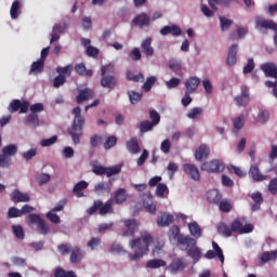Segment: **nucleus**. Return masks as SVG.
Listing matches in <instances>:
<instances>
[{"instance_id":"27","label":"nucleus","mask_w":277,"mask_h":277,"mask_svg":"<svg viewBox=\"0 0 277 277\" xmlns=\"http://www.w3.org/2000/svg\"><path fill=\"white\" fill-rule=\"evenodd\" d=\"M174 222V216L172 214L162 213L157 219L158 226H170Z\"/></svg>"},{"instance_id":"29","label":"nucleus","mask_w":277,"mask_h":277,"mask_svg":"<svg viewBox=\"0 0 277 277\" xmlns=\"http://www.w3.org/2000/svg\"><path fill=\"white\" fill-rule=\"evenodd\" d=\"M126 146L131 155H137V153H140V144L137 143V138H131L126 143Z\"/></svg>"},{"instance_id":"51","label":"nucleus","mask_w":277,"mask_h":277,"mask_svg":"<svg viewBox=\"0 0 277 277\" xmlns=\"http://www.w3.org/2000/svg\"><path fill=\"white\" fill-rule=\"evenodd\" d=\"M233 122H234V128L243 129L246 117L243 115H239L238 117L234 118Z\"/></svg>"},{"instance_id":"40","label":"nucleus","mask_w":277,"mask_h":277,"mask_svg":"<svg viewBox=\"0 0 277 277\" xmlns=\"http://www.w3.org/2000/svg\"><path fill=\"white\" fill-rule=\"evenodd\" d=\"M156 194L160 198H166L168 196V194H170V190L168 189V185L161 184V183L158 184V186L156 188Z\"/></svg>"},{"instance_id":"49","label":"nucleus","mask_w":277,"mask_h":277,"mask_svg":"<svg viewBox=\"0 0 277 277\" xmlns=\"http://www.w3.org/2000/svg\"><path fill=\"white\" fill-rule=\"evenodd\" d=\"M220 23H221L222 31H228V29H230V25H233V21H230L224 16L220 17Z\"/></svg>"},{"instance_id":"24","label":"nucleus","mask_w":277,"mask_h":277,"mask_svg":"<svg viewBox=\"0 0 277 277\" xmlns=\"http://www.w3.org/2000/svg\"><path fill=\"white\" fill-rule=\"evenodd\" d=\"M91 98H94V91H92V89H84L79 92L76 101L81 104L84 103V101H90Z\"/></svg>"},{"instance_id":"13","label":"nucleus","mask_w":277,"mask_h":277,"mask_svg":"<svg viewBox=\"0 0 277 277\" xmlns=\"http://www.w3.org/2000/svg\"><path fill=\"white\" fill-rule=\"evenodd\" d=\"M266 77L277 79V65L275 63H264L260 66Z\"/></svg>"},{"instance_id":"57","label":"nucleus","mask_w":277,"mask_h":277,"mask_svg":"<svg viewBox=\"0 0 277 277\" xmlns=\"http://www.w3.org/2000/svg\"><path fill=\"white\" fill-rule=\"evenodd\" d=\"M130 58L133 60L134 62H140V60H142V52H140V48H134L130 52Z\"/></svg>"},{"instance_id":"35","label":"nucleus","mask_w":277,"mask_h":277,"mask_svg":"<svg viewBox=\"0 0 277 277\" xmlns=\"http://www.w3.org/2000/svg\"><path fill=\"white\" fill-rule=\"evenodd\" d=\"M167 263L163 260H149L146 263V267L149 269H159V267H166Z\"/></svg>"},{"instance_id":"7","label":"nucleus","mask_w":277,"mask_h":277,"mask_svg":"<svg viewBox=\"0 0 277 277\" xmlns=\"http://www.w3.org/2000/svg\"><path fill=\"white\" fill-rule=\"evenodd\" d=\"M203 172H222L224 170V163L220 160L207 161L201 164Z\"/></svg>"},{"instance_id":"6","label":"nucleus","mask_w":277,"mask_h":277,"mask_svg":"<svg viewBox=\"0 0 277 277\" xmlns=\"http://www.w3.org/2000/svg\"><path fill=\"white\" fill-rule=\"evenodd\" d=\"M255 27L260 31H265V29H272L273 31H277V24L272 19H265V17H256Z\"/></svg>"},{"instance_id":"1","label":"nucleus","mask_w":277,"mask_h":277,"mask_svg":"<svg viewBox=\"0 0 277 277\" xmlns=\"http://www.w3.org/2000/svg\"><path fill=\"white\" fill-rule=\"evenodd\" d=\"M150 243H153V235L147 230H142L140 238L130 241V248L134 250V254H130V261H140L144 254H148Z\"/></svg>"},{"instance_id":"14","label":"nucleus","mask_w":277,"mask_h":277,"mask_svg":"<svg viewBox=\"0 0 277 277\" xmlns=\"http://www.w3.org/2000/svg\"><path fill=\"white\" fill-rule=\"evenodd\" d=\"M133 25L136 27H150V16L146 13H141L134 17L132 21Z\"/></svg>"},{"instance_id":"38","label":"nucleus","mask_w":277,"mask_h":277,"mask_svg":"<svg viewBox=\"0 0 277 277\" xmlns=\"http://www.w3.org/2000/svg\"><path fill=\"white\" fill-rule=\"evenodd\" d=\"M44 70V61H37L31 64L30 72H34V75H38Z\"/></svg>"},{"instance_id":"31","label":"nucleus","mask_w":277,"mask_h":277,"mask_svg":"<svg viewBox=\"0 0 277 277\" xmlns=\"http://www.w3.org/2000/svg\"><path fill=\"white\" fill-rule=\"evenodd\" d=\"M102 88H116V78L113 76H104L101 80Z\"/></svg>"},{"instance_id":"63","label":"nucleus","mask_w":277,"mask_h":277,"mask_svg":"<svg viewBox=\"0 0 277 277\" xmlns=\"http://www.w3.org/2000/svg\"><path fill=\"white\" fill-rule=\"evenodd\" d=\"M87 246L90 250H96L101 246V238H92Z\"/></svg>"},{"instance_id":"39","label":"nucleus","mask_w":277,"mask_h":277,"mask_svg":"<svg viewBox=\"0 0 277 277\" xmlns=\"http://www.w3.org/2000/svg\"><path fill=\"white\" fill-rule=\"evenodd\" d=\"M127 200V190H124L123 188H119L116 193H115V201L117 205H122V202H124Z\"/></svg>"},{"instance_id":"17","label":"nucleus","mask_w":277,"mask_h":277,"mask_svg":"<svg viewBox=\"0 0 277 277\" xmlns=\"http://www.w3.org/2000/svg\"><path fill=\"white\" fill-rule=\"evenodd\" d=\"M239 51V45L238 44H233L228 49L227 53V65L228 66H235L237 64V52Z\"/></svg>"},{"instance_id":"34","label":"nucleus","mask_w":277,"mask_h":277,"mask_svg":"<svg viewBox=\"0 0 277 277\" xmlns=\"http://www.w3.org/2000/svg\"><path fill=\"white\" fill-rule=\"evenodd\" d=\"M216 228L217 233H220V235H223V237H230L233 235L232 228L228 227V225H226L225 223H219Z\"/></svg>"},{"instance_id":"18","label":"nucleus","mask_w":277,"mask_h":277,"mask_svg":"<svg viewBox=\"0 0 277 277\" xmlns=\"http://www.w3.org/2000/svg\"><path fill=\"white\" fill-rule=\"evenodd\" d=\"M211 153V148H209L207 145L201 144L195 151V159L196 161H202L203 159H207Z\"/></svg>"},{"instance_id":"45","label":"nucleus","mask_w":277,"mask_h":277,"mask_svg":"<svg viewBox=\"0 0 277 277\" xmlns=\"http://www.w3.org/2000/svg\"><path fill=\"white\" fill-rule=\"evenodd\" d=\"M156 81H157V77H155V76L148 77L146 79L145 83L143 84V90L145 92H150V90H151L153 85H155Z\"/></svg>"},{"instance_id":"41","label":"nucleus","mask_w":277,"mask_h":277,"mask_svg":"<svg viewBox=\"0 0 277 277\" xmlns=\"http://www.w3.org/2000/svg\"><path fill=\"white\" fill-rule=\"evenodd\" d=\"M202 108L200 107H194L192 108L188 113H187V118H189V120H196V118H198L199 116H202Z\"/></svg>"},{"instance_id":"32","label":"nucleus","mask_w":277,"mask_h":277,"mask_svg":"<svg viewBox=\"0 0 277 277\" xmlns=\"http://www.w3.org/2000/svg\"><path fill=\"white\" fill-rule=\"evenodd\" d=\"M188 256L193 259L194 265H196V263L200 261V258L202 256V252L200 251V248L194 247L188 250Z\"/></svg>"},{"instance_id":"36","label":"nucleus","mask_w":277,"mask_h":277,"mask_svg":"<svg viewBox=\"0 0 277 277\" xmlns=\"http://www.w3.org/2000/svg\"><path fill=\"white\" fill-rule=\"evenodd\" d=\"M277 250L275 251H265L262 253L261 261L262 263H268V261H276Z\"/></svg>"},{"instance_id":"15","label":"nucleus","mask_w":277,"mask_h":277,"mask_svg":"<svg viewBox=\"0 0 277 277\" xmlns=\"http://www.w3.org/2000/svg\"><path fill=\"white\" fill-rule=\"evenodd\" d=\"M141 49L144 55L153 57L155 55V48H153V38H146L141 43Z\"/></svg>"},{"instance_id":"43","label":"nucleus","mask_w":277,"mask_h":277,"mask_svg":"<svg viewBox=\"0 0 277 277\" xmlns=\"http://www.w3.org/2000/svg\"><path fill=\"white\" fill-rule=\"evenodd\" d=\"M169 68L170 70H173V72H179V70L183 68V63L179 60L172 58L169 61Z\"/></svg>"},{"instance_id":"20","label":"nucleus","mask_w":277,"mask_h":277,"mask_svg":"<svg viewBox=\"0 0 277 277\" xmlns=\"http://www.w3.org/2000/svg\"><path fill=\"white\" fill-rule=\"evenodd\" d=\"M160 34H161V36H168L169 34H171V36L179 37V36H181V34H183V31L181 30V27H179L176 25H172V26L162 27L160 29Z\"/></svg>"},{"instance_id":"64","label":"nucleus","mask_w":277,"mask_h":277,"mask_svg":"<svg viewBox=\"0 0 277 277\" xmlns=\"http://www.w3.org/2000/svg\"><path fill=\"white\" fill-rule=\"evenodd\" d=\"M268 190L271 194H277V179H273L268 184Z\"/></svg>"},{"instance_id":"19","label":"nucleus","mask_w":277,"mask_h":277,"mask_svg":"<svg viewBox=\"0 0 277 277\" xmlns=\"http://www.w3.org/2000/svg\"><path fill=\"white\" fill-rule=\"evenodd\" d=\"M184 172L193 179V181H200V171L195 164H184Z\"/></svg>"},{"instance_id":"16","label":"nucleus","mask_w":277,"mask_h":277,"mask_svg":"<svg viewBox=\"0 0 277 277\" xmlns=\"http://www.w3.org/2000/svg\"><path fill=\"white\" fill-rule=\"evenodd\" d=\"M198 85H200V78L196 76L188 78L185 82L187 94H194L198 90Z\"/></svg>"},{"instance_id":"58","label":"nucleus","mask_w":277,"mask_h":277,"mask_svg":"<svg viewBox=\"0 0 277 277\" xmlns=\"http://www.w3.org/2000/svg\"><path fill=\"white\" fill-rule=\"evenodd\" d=\"M56 72L62 76L66 75L67 77H70V72H72V66L67 65L66 67H57Z\"/></svg>"},{"instance_id":"55","label":"nucleus","mask_w":277,"mask_h":277,"mask_svg":"<svg viewBox=\"0 0 277 277\" xmlns=\"http://www.w3.org/2000/svg\"><path fill=\"white\" fill-rule=\"evenodd\" d=\"M36 155H38V149L36 148H31L25 153H23L22 157L26 160V161H30V159H34V157H36Z\"/></svg>"},{"instance_id":"53","label":"nucleus","mask_w":277,"mask_h":277,"mask_svg":"<svg viewBox=\"0 0 277 277\" xmlns=\"http://www.w3.org/2000/svg\"><path fill=\"white\" fill-rule=\"evenodd\" d=\"M128 95L130 98V103H132V105L140 103V101L142 100V94L136 93L135 91H130Z\"/></svg>"},{"instance_id":"47","label":"nucleus","mask_w":277,"mask_h":277,"mask_svg":"<svg viewBox=\"0 0 277 277\" xmlns=\"http://www.w3.org/2000/svg\"><path fill=\"white\" fill-rule=\"evenodd\" d=\"M76 72H78V75H85L87 77H92V70H88L85 68V65L83 64H78L75 67Z\"/></svg>"},{"instance_id":"37","label":"nucleus","mask_w":277,"mask_h":277,"mask_svg":"<svg viewBox=\"0 0 277 277\" xmlns=\"http://www.w3.org/2000/svg\"><path fill=\"white\" fill-rule=\"evenodd\" d=\"M228 172H230V174H237L239 179H245V176L248 174L245 170H242L239 167L229 164L227 167Z\"/></svg>"},{"instance_id":"23","label":"nucleus","mask_w":277,"mask_h":277,"mask_svg":"<svg viewBox=\"0 0 277 277\" xmlns=\"http://www.w3.org/2000/svg\"><path fill=\"white\" fill-rule=\"evenodd\" d=\"M177 243L182 246V248H192L196 246V239L192 238L190 236H177Z\"/></svg>"},{"instance_id":"21","label":"nucleus","mask_w":277,"mask_h":277,"mask_svg":"<svg viewBox=\"0 0 277 277\" xmlns=\"http://www.w3.org/2000/svg\"><path fill=\"white\" fill-rule=\"evenodd\" d=\"M207 200L211 205H220L222 200V193L217 189H211L207 193Z\"/></svg>"},{"instance_id":"46","label":"nucleus","mask_w":277,"mask_h":277,"mask_svg":"<svg viewBox=\"0 0 277 277\" xmlns=\"http://www.w3.org/2000/svg\"><path fill=\"white\" fill-rule=\"evenodd\" d=\"M100 209V215H107V213H114V208H111V202L102 203Z\"/></svg>"},{"instance_id":"56","label":"nucleus","mask_w":277,"mask_h":277,"mask_svg":"<svg viewBox=\"0 0 277 277\" xmlns=\"http://www.w3.org/2000/svg\"><path fill=\"white\" fill-rule=\"evenodd\" d=\"M13 233L17 239H25V233L23 232V227L21 225H13Z\"/></svg>"},{"instance_id":"4","label":"nucleus","mask_w":277,"mask_h":277,"mask_svg":"<svg viewBox=\"0 0 277 277\" xmlns=\"http://www.w3.org/2000/svg\"><path fill=\"white\" fill-rule=\"evenodd\" d=\"M28 224H37L38 230L41 235H47L49 233V225H47V222L40 217L38 214H29L27 216Z\"/></svg>"},{"instance_id":"59","label":"nucleus","mask_w":277,"mask_h":277,"mask_svg":"<svg viewBox=\"0 0 277 277\" xmlns=\"http://www.w3.org/2000/svg\"><path fill=\"white\" fill-rule=\"evenodd\" d=\"M127 79H129V81H144V75L143 74H133L131 71H129L127 74Z\"/></svg>"},{"instance_id":"61","label":"nucleus","mask_w":277,"mask_h":277,"mask_svg":"<svg viewBox=\"0 0 277 277\" xmlns=\"http://www.w3.org/2000/svg\"><path fill=\"white\" fill-rule=\"evenodd\" d=\"M8 215L9 217H22L23 213L18 208L12 207L9 209Z\"/></svg>"},{"instance_id":"48","label":"nucleus","mask_w":277,"mask_h":277,"mask_svg":"<svg viewBox=\"0 0 277 277\" xmlns=\"http://www.w3.org/2000/svg\"><path fill=\"white\" fill-rule=\"evenodd\" d=\"M51 181V175L49 173H41L37 176V183L38 185H47Z\"/></svg>"},{"instance_id":"62","label":"nucleus","mask_w":277,"mask_h":277,"mask_svg":"<svg viewBox=\"0 0 277 277\" xmlns=\"http://www.w3.org/2000/svg\"><path fill=\"white\" fill-rule=\"evenodd\" d=\"M269 120V111L262 110L258 116V121H260L262 124H265Z\"/></svg>"},{"instance_id":"54","label":"nucleus","mask_w":277,"mask_h":277,"mask_svg":"<svg viewBox=\"0 0 277 277\" xmlns=\"http://www.w3.org/2000/svg\"><path fill=\"white\" fill-rule=\"evenodd\" d=\"M179 85H181V79L179 78H171L166 82L168 90H173V88H179Z\"/></svg>"},{"instance_id":"28","label":"nucleus","mask_w":277,"mask_h":277,"mask_svg":"<svg viewBox=\"0 0 277 277\" xmlns=\"http://www.w3.org/2000/svg\"><path fill=\"white\" fill-rule=\"evenodd\" d=\"M21 3H23V0H14L10 10L11 18H18V15L21 14Z\"/></svg>"},{"instance_id":"42","label":"nucleus","mask_w":277,"mask_h":277,"mask_svg":"<svg viewBox=\"0 0 277 277\" xmlns=\"http://www.w3.org/2000/svg\"><path fill=\"white\" fill-rule=\"evenodd\" d=\"M2 153L12 158L18 153V147L16 145H6L2 148Z\"/></svg>"},{"instance_id":"25","label":"nucleus","mask_w":277,"mask_h":277,"mask_svg":"<svg viewBox=\"0 0 277 277\" xmlns=\"http://www.w3.org/2000/svg\"><path fill=\"white\" fill-rule=\"evenodd\" d=\"M85 256V252L81 251L79 247H74L71 249L70 262L71 263H81V260Z\"/></svg>"},{"instance_id":"12","label":"nucleus","mask_w":277,"mask_h":277,"mask_svg":"<svg viewBox=\"0 0 277 277\" xmlns=\"http://www.w3.org/2000/svg\"><path fill=\"white\" fill-rule=\"evenodd\" d=\"M249 176L252 181L261 183V181H267V175H263L259 169V164H252L249 170Z\"/></svg>"},{"instance_id":"9","label":"nucleus","mask_w":277,"mask_h":277,"mask_svg":"<svg viewBox=\"0 0 277 277\" xmlns=\"http://www.w3.org/2000/svg\"><path fill=\"white\" fill-rule=\"evenodd\" d=\"M212 248L213 250H209L206 253V259H215L219 256V261L224 264V251H222V248H220V245L217 242L212 241Z\"/></svg>"},{"instance_id":"5","label":"nucleus","mask_w":277,"mask_h":277,"mask_svg":"<svg viewBox=\"0 0 277 277\" xmlns=\"http://www.w3.org/2000/svg\"><path fill=\"white\" fill-rule=\"evenodd\" d=\"M189 264L187 263V260L183 258H175L172 260V262L169 264L167 269L171 272V274H179V272H183L185 267H187Z\"/></svg>"},{"instance_id":"26","label":"nucleus","mask_w":277,"mask_h":277,"mask_svg":"<svg viewBox=\"0 0 277 277\" xmlns=\"http://www.w3.org/2000/svg\"><path fill=\"white\" fill-rule=\"evenodd\" d=\"M188 230L196 239H200V237H202V228L197 222L188 223Z\"/></svg>"},{"instance_id":"10","label":"nucleus","mask_w":277,"mask_h":277,"mask_svg":"<svg viewBox=\"0 0 277 277\" xmlns=\"http://www.w3.org/2000/svg\"><path fill=\"white\" fill-rule=\"evenodd\" d=\"M235 102L238 107H246L250 103V89L241 87V93L235 97Z\"/></svg>"},{"instance_id":"60","label":"nucleus","mask_w":277,"mask_h":277,"mask_svg":"<svg viewBox=\"0 0 277 277\" xmlns=\"http://www.w3.org/2000/svg\"><path fill=\"white\" fill-rule=\"evenodd\" d=\"M27 122H29V124H32V127H39L40 119H38V114H30L27 117Z\"/></svg>"},{"instance_id":"44","label":"nucleus","mask_w":277,"mask_h":277,"mask_svg":"<svg viewBox=\"0 0 277 277\" xmlns=\"http://www.w3.org/2000/svg\"><path fill=\"white\" fill-rule=\"evenodd\" d=\"M12 166V158L10 156L3 154H0V167L1 168H10Z\"/></svg>"},{"instance_id":"11","label":"nucleus","mask_w":277,"mask_h":277,"mask_svg":"<svg viewBox=\"0 0 277 277\" xmlns=\"http://www.w3.org/2000/svg\"><path fill=\"white\" fill-rule=\"evenodd\" d=\"M123 224L126 226V229L123 230V237H133L135 233L137 232V221L135 219H129L123 221Z\"/></svg>"},{"instance_id":"33","label":"nucleus","mask_w":277,"mask_h":277,"mask_svg":"<svg viewBox=\"0 0 277 277\" xmlns=\"http://www.w3.org/2000/svg\"><path fill=\"white\" fill-rule=\"evenodd\" d=\"M64 29H66V25L64 26H60V25H55L53 27V31H52V35H51V44H53V42H57V40H60V35L57 34H62V31H64Z\"/></svg>"},{"instance_id":"3","label":"nucleus","mask_w":277,"mask_h":277,"mask_svg":"<svg viewBox=\"0 0 277 277\" xmlns=\"http://www.w3.org/2000/svg\"><path fill=\"white\" fill-rule=\"evenodd\" d=\"M122 170V164H116L114 167H103L98 162H94L92 164V172L96 174L97 176H103V174H106V176H116V174H120Z\"/></svg>"},{"instance_id":"30","label":"nucleus","mask_w":277,"mask_h":277,"mask_svg":"<svg viewBox=\"0 0 277 277\" xmlns=\"http://www.w3.org/2000/svg\"><path fill=\"white\" fill-rule=\"evenodd\" d=\"M83 189H88V182L81 181L78 182L74 187V194H76L77 198H83Z\"/></svg>"},{"instance_id":"50","label":"nucleus","mask_w":277,"mask_h":277,"mask_svg":"<svg viewBox=\"0 0 277 277\" xmlns=\"http://www.w3.org/2000/svg\"><path fill=\"white\" fill-rule=\"evenodd\" d=\"M246 34H248V29L238 28L237 29V35L232 32L230 36H229V39L230 40H239V39L243 38L246 36Z\"/></svg>"},{"instance_id":"52","label":"nucleus","mask_w":277,"mask_h":277,"mask_svg":"<svg viewBox=\"0 0 277 277\" xmlns=\"http://www.w3.org/2000/svg\"><path fill=\"white\" fill-rule=\"evenodd\" d=\"M171 148H172V142H170L169 138H166L164 141H162L160 145L161 153H164V155H168Z\"/></svg>"},{"instance_id":"2","label":"nucleus","mask_w":277,"mask_h":277,"mask_svg":"<svg viewBox=\"0 0 277 277\" xmlns=\"http://www.w3.org/2000/svg\"><path fill=\"white\" fill-rule=\"evenodd\" d=\"M74 123L71 130H69V135L74 144H79L81 135H83V126L85 124V117L81 116V107H76L72 110Z\"/></svg>"},{"instance_id":"8","label":"nucleus","mask_w":277,"mask_h":277,"mask_svg":"<svg viewBox=\"0 0 277 277\" xmlns=\"http://www.w3.org/2000/svg\"><path fill=\"white\" fill-rule=\"evenodd\" d=\"M254 230V225L247 224L243 226L242 223H240L239 220H235L232 223V233H239V235H246L248 233H252Z\"/></svg>"},{"instance_id":"22","label":"nucleus","mask_w":277,"mask_h":277,"mask_svg":"<svg viewBox=\"0 0 277 277\" xmlns=\"http://www.w3.org/2000/svg\"><path fill=\"white\" fill-rule=\"evenodd\" d=\"M11 200L13 202H29V194L27 193H22L21 190H14L11 193Z\"/></svg>"}]
</instances>
